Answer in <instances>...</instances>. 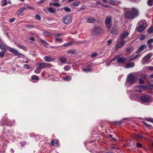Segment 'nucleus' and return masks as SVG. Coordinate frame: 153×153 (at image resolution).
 I'll use <instances>...</instances> for the list:
<instances>
[{
    "instance_id": "nucleus-1",
    "label": "nucleus",
    "mask_w": 153,
    "mask_h": 153,
    "mask_svg": "<svg viewBox=\"0 0 153 153\" xmlns=\"http://www.w3.org/2000/svg\"><path fill=\"white\" fill-rule=\"evenodd\" d=\"M138 11L134 8H131L130 10L126 11L125 13V17L127 19H132L137 15Z\"/></svg>"
},
{
    "instance_id": "nucleus-2",
    "label": "nucleus",
    "mask_w": 153,
    "mask_h": 153,
    "mask_svg": "<svg viewBox=\"0 0 153 153\" xmlns=\"http://www.w3.org/2000/svg\"><path fill=\"white\" fill-rule=\"evenodd\" d=\"M137 81L136 76L134 75L132 73H130L128 74L127 77V81L125 85L127 87H129L128 84L132 85L135 84Z\"/></svg>"
},
{
    "instance_id": "nucleus-3",
    "label": "nucleus",
    "mask_w": 153,
    "mask_h": 153,
    "mask_svg": "<svg viewBox=\"0 0 153 153\" xmlns=\"http://www.w3.org/2000/svg\"><path fill=\"white\" fill-rule=\"evenodd\" d=\"M138 24L139 26L137 28V31L138 32H141L143 31L148 26L146 21L144 20L139 21Z\"/></svg>"
},
{
    "instance_id": "nucleus-4",
    "label": "nucleus",
    "mask_w": 153,
    "mask_h": 153,
    "mask_svg": "<svg viewBox=\"0 0 153 153\" xmlns=\"http://www.w3.org/2000/svg\"><path fill=\"white\" fill-rule=\"evenodd\" d=\"M102 29L98 27H94L91 30V34L92 35H96L99 34L101 31Z\"/></svg>"
},
{
    "instance_id": "nucleus-5",
    "label": "nucleus",
    "mask_w": 153,
    "mask_h": 153,
    "mask_svg": "<svg viewBox=\"0 0 153 153\" xmlns=\"http://www.w3.org/2000/svg\"><path fill=\"white\" fill-rule=\"evenodd\" d=\"M140 100L142 102H148L150 101V97L149 95L143 94L140 96Z\"/></svg>"
},
{
    "instance_id": "nucleus-6",
    "label": "nucleus",
    "mask_w": 153,
    "mask_h": 153,
    "mask_svg": "<svg viewBox=\"0 0 153 153\" xmlns=\"http://www.w3.org/2000/svg\"><path fill=\"white\" fill-rule=\"evenodd\" d=\"M63 22L65 24L68 25L72 21V17L69 15H67L63 18Z\"/></svg>"
},
{
    "instance_id": "nucleus-7",
    "label": "nucleus",
    "mask_w": 153,
    "mask_h": 153,
    "mask_svg": "<svg viewBox=\"0 0 153 153\" xmlns=\"http://www.w3.org/2000/svg\"><path fill=\"white\" fill-rule=\"evenodd\" d=\"M10 51L11 53L14 54L15 56H17L19 58L22 57L24 56V55L23 54L19 53L18 50L15 49L11 48Z\"/></svg>"
},
{
    "instance_id": "nucleus-8",
    "label": "nucleus",
    "mask_w": 153,
    "mask_h": 153,
    "mask_svg": "<svg viewBox=\"0 0 153 153\" xmlns=\"http://www.w3.org/2000/svg\"><path fill=\"white\" fill-rule=\"evenodd\" d=\"M123 54L121 53L119 55L117 56V61L119 63H123L125 62L127 60V59L124 58L123 56Z\"/></svg>"
},
{
    "instance_id": "nucleus-9",
    "label": "nucleus",
    "mask_w": 153,
    "mask_h": 153,
    "mask_svg": "<svg viewBox=\"0 0 153 153\" xmlns=\"http://www.w3.org/2000/svg\"><path fill=\"white\" fill-rule=\"evenodd\" d=\"M111 19V17L109 16L105 20V24L106 25L107 27L109 29L111 28V25L110 24Z\"/></svg>"
},
{
    "instance_id": "nucleus-10",
    "label": "nucleus",
    "mask_w": 153,
    "mask_h": 153,
    "mask_svg": "<svg viewBox=\"0 0 153 153\" xmlns=\"http://www.w3.org/2000/svg\"><path fill=\"white\" fill-rule=\"evenodd\" d=\"M46 67V63H38L36 65V68L37 69L41 70Z\"/></svg>"
},
{
    "instance_id": "nucleus-11",
    "label": "nucleus",
    "mask_w": 153,
    "mask_h": 153,
    "mask_svg": "<svg viewBox=\"0 0 153 153\" xmlns=\"http://www.w3.org/2000/svg\"><path fill=\"white\" fill-rule=\"evenodd\" d=\"M136 74L138 75L141 79H145L147 77V75L145 73H143L141 71H137L136 72Z\"/></svg>"
},
{
    "instance_id": "nucleus-12",
    "label": "nucleus",
    "mask_w": 153,
    "mask_h": 153,
    "mask_svg": "<svg viewBox=\"0 0 153 153\" xmlns=\"http://www.w3.org/2000/svg\"><path fill=\"white\" fill-rule=\"evenodd\" d=\"M129 35V33L126 31H125L123 32L120 37L119 39L122 40L126 38Z\"/></svg>"
},
{
    "instance_id": "nucleus-13",
    "label": "nucleus",
    "mask_w": 153,
    "mask_h": 153,
    "mask_svg": "<svg viewBox=\"0 0 153 153\" xmlns=\"http://www.w3.org/2000/svg\"><path fill=\"white\" fill-rule=\"evenodd\" d=\"M152 55V53H149L145 56L143 58V60L146 62L147 61L149 60L151 58Z\"/></svg>"
},
{
    "instance_id": "nucleus-14",
    "label": "nucleus",
    "mask_w": 153,
    "mask_h": 153,
    "mask_svg": "<svg viewBox=\"0 0 153 153\" xmlns=\"http://www.w3.org/2000/svg\"><path fill=\"white\" fill-rule=\"evenodd\" d=\"M125 42L124 40H122L120 41L117 43L116 48V49H119L122 47L125 44Z\"/></svg>"
},
{
    "instance_id": "nucleus-15",
    "label": "nucleus",
    "mask_w": 153,
    "mask_h": 153,
    "mask_svg": "<svg viewBox=\"0 0 153 153\" xmlns=\"http://www.w3.org/2000/svg\"><path fill=\"white\" fill-rule=\"evenodd\" d=\"M146 48L147 46L146 45H142L141 46H140V48L138 49L136 53H140L145 48Z\"/></svg>"
},
{
    "instance_id": "nucleus-16",
    "label": "nucleus",
    "mask_w": 153,
    "mask_h": 153,
    "mask_svg": "<svg viewBox=\"0 0 153 153\" xmlns=\"http://www.w3.org/2000/svg\"><path fill=\"white\" fill-rule=\"evenodd\" d=\"M44 59L45 61L47 62H51L53 61L54 59L49 56H45L44 57Z\"/></svg>"
},
{
    "instance_id": "nucleus-17",
    "label": "nucleus",
    "mask_w": 153,
    "mask_h": 153,
    "mask_svg": "<svg viewBox=\"0 0 153 153\" xmlns=\"http://www.w3.org/2000/svg\"><path fill=\"white\" fill-rule=\"evenodd\" d=\"M82 71H83L86 73H88L90 71H91L90 65H88L87 66L86 68H83L82 69Z\"/></svg>"
},
{
    "instance_id": "nucleus-18",
    "label": "nucleus",
    "mask_w": 153,
    "mask_h": 153,
    "mask_svg": "<svg viewBox=\"0 0 153 153\" xmlns=\"http://www.w3.org/2000/svg\"><path fill=\"white\" fill-rule=\"evenodd\" d=\"M111 33L113 34H117V27L116 26L113 27L111 30Z\"/></svg>"
},
{
    "instance_id": "nucleus-19",
    "label": "nucleus",
    "mask_w": 153,
    "mask_h": 153,
    "mask_svg": "<svg viewBox=\"0 0 153 153\" xmlns=\"http://www.w3.org/2000/svg\"><path fill=\"white\" fill-rule=\"evenodd\" d=\"M136 87L139 89H140L138 90L137 89H136L135 90V92H138L139 93H141L142 92V90H141V88H143V86L141 85H138L136 86Z\"/></svg>"
},
{
    "instance_id": "nucleus-20",
    "label": "nucleus",
    "mask_w": 153,
    "mask_h": 153,
    "mask_svg": "<svg viewBox=\"0 0 153 153\" xmlns=\"http://www.w3.org/2000/svg\"><path fill=\"white\" fill-rule=\"evenodd\" d=\"M134 63L133 62H131L127 64L125 66L126 68H129L134 67Z\"/></svg>"
},
{
    "instance_id": "nucleus-21",
    "label": "nucleus",
    "mask_w": 153,
    "mask_h": 153,
    "mask_svg": "<svg viewBox=\"0 0 153 153\" xmlns=\"http://www.w3.org/2000/svg\"><path fill=\"white\" fill-rule=\"evenodd\" d=\"M7 45L2 43H0V48L2 51H6Z\"/></svg>"
},
{
    "instance_id": "nucleus-22",
    "label": "nucleus",
    "mask_w": 153,
    "mask_h": 153,
    "mask_svg": "<svg viewBox=\"0 0 153 153\" xmlns=\"http://www.w3.org/2000/svg\"><path fill=\"white\" fill-rule=\"evenodd\" d=\"M59 60L61 63H64L67 61L66 58L65 56L61 57L59 59Z\"/></svg>"
},
{
    "instance_id": "nucleus-23",
    "label": "nucleus",
    "mask_w": 153,
    "mask_h": 153,
    "mask_svg": "<svg viewBox=\"0 0 153 153\" xmlns=\"http://www.w3.org/2000/svg\"><path fill=\"white\" fill-rule=\"evenodd\" d=\"M44 10L45 12H47L46 9H44ZM46 10H47L51 13H53L55 12V10L51 7L47 8Z\"/></svg>"
},
{
    "instance_id": "nucleus-24",
    "label": "nucleus",
    "mask_w": 153,
    "mask_h": 153,
    "mask_svg": "<svg viewBox=\"0 0 153 153\" xmlns=\"http://www.w3.org/2000/svg\"><path fill=\"white\" fill-rule=\"evenodd\" d=\"M51 143L53 146H54L55 145H58L59 140L58 139L54 140H52Z\"/></svg>"
},
{
    "instance_id": "nucleus-25",
    "label": "nucleus",
    "mask_w": 153,
    "mask_h": 153,
    "mask_svg": "<svg viewBox=\"0 0 153 153\" xmlns=\"http://www.w3.org/2000/svg\"><path fill=\"white\" fill-rule=\"evenodd\" d=\"M40 41L41 43L45 47H47L48 44L46 42H45L44 40L42 39H41Z\"/></svg>"
},
{
    "instance_id": "nucleus-26",
    "label": "nucleus",
    "mask_w": 153,
    "mask_h": 153,
    "mask_svg": "<svg viewBox=\"0 0 153 153\" xmlns=\"http://www.w3.org/2000/svg\"><path fill=\"white\" fill-rule=\"evenodd\" d=\"M52 35L53 36V37L56 39V38H58L61 36L63 34L62 33H54Z\"/></svg>"
},
{
    "instance_id": "nucleus-27",
    "label": "nucleus",
    "mask_w": 153,
    "mask_h": 153,
    "mask_svg": "<svg viewBox=\"0 0 153 153\" xmlns=\"http://www.w3.org/2000/svg\"><path fill=\"white\" fill-rule=\"evenodd\" d=\"M63 40L62 38H56L55 39V41L57 43H61L62 42Z\"/></svg>"
},
{
    "instance_id": "nucleus-28",
    "label": "nucleus",
    "mask_w": 153,
    "mask_h": 153,
    "mask_svg": "<svg viewBox=\"0 0 153 153\" xmlns=\"http://www.w3.org/2000/svg\"><path fill=\"white\" fill-rule=\"evenodd\" d=\"M63 79L66 81H70L71 80V78L70 76H67L64 77Z\"/></svg>"
},
{
    "instance_id": "nucleus-29",
    "label": "nucleus",
    "mask_w": 153,
    "mask_h": 153,
    "mask_svg": "<svg viewBox=\"0 0 153 153\" xmlns=\"http://www.w3.org/2000/svg\"><path fill=\"white\" fill-rule=\"evenodd\" d=\"M94 19L93 18H89L87 20V22L88 23H91L93 22Z\"/></svg>"
},
{
    "instance_id": "nucleus-30",
    "label": "nucleus",
    "mask_w": 153,
    "mask_h": 153,
    "mask_svg": "<svg viewBox=\"0 0 153 153\" xmlns=\"http://www.w3.org/2000/svg\"><path fill=\"white\" fill-rule=\"evenodd\" d=\"M134 137L135 139L139 140L143 138V136L139 134H137L135 135Z\"/></svg>"
},
{
    "instance_id": "nucleus-31",
    "label": "nucleus",
    "mask_w": 153,
    "mask_h": 153,
    "mask_svg": "<svg viewBox=\"0 0 153 153\" xmlns=\"http://www.w3.org/2000/svg\"><path fill=\"white\" fill-rule=\"evenodd\" d=\"M71 68V67L70 66L67 65L64 67V69L66 71H68L70 70Z\"/></svg>"
},
{
    "instance_id": "nucleus-32",
    "label": "nucleus",
    "mask_w": 153,
    "mask_h": 153,
    "mask_svg": "<svg viewBox=\"0 0 153 153\" xmlns=\"http://www.w3.org/2000/svg\"><path fill=\"white\" fill-rule=\"evenodd\" d=\"M153 3V0H148L147 1V4L149 6H152Z\"/></svg>"
},
{
    "instance_id": "nucleus-33",
    "label": "nucleus",
    "mask_w": 153,
    "mask_h": 153,
    "mask_svg": "<svg viewBox=\"0 0 153 153\" xmlns=\"http://www.w3.org/2000/svg\"><path fill=\"white\" fill-rule=\"evenodd\" d=\"M143 123H144V124L145 125V126L147 128H149V129L153 128L152 126H151V125H149V124H148L147 123H145V122H144Z\"/></svg>"
},
{
    "instance_id": "nucleus-34",
    "label": "nucleus",
    "mask_w": 153,
    "mask_h": 153,
    "mask_svg": "<svg viewBox=\"0 0 153 153\" xmlns=\"http://www.w3.org/2000/svg\"><path fill=\"white\" fill-rule=\"evenodd\" d=\"M17 46L19 48L22 49L24 50H25L26 49V47L22 45H20L18 44H17Z\"/></svg>"
},
{
    "instance_id": "nucleus-35",
    "label": "nucleus",
    "mask_w": 153,
    "mask_h": 153,
    "mask_svg": "<svg viewBox=\"0 0 153 153\" xmlns=\"http://www.w3.org/2000/svg\"><path fill=\"white\" fill-rule=\"evenodd\" d=\"M6 52V51H2L1 52H0V56L2 58L3 57L4 55V53Z\"/></svg>"
},
{
    "instance_id": "nucleus-36",
    "label": "nucleus",
    "mask_w": 153,
    "mask_h": 153,
    "mask_svg": "<svg viewBox=\"0 0 153 153\" xmlns=\"http://www.w3.org/2000/svg\"><path fill=\"white\" fill-rule=\"evenodd\" d=\"M2 121H4V123H6V125L8 126H11V124H9L8 123H7V122L8 121V120L6 118H4L2 120Z\"/></svg>"
},
{
    "instance_id": "nucleus-37",
    "label": "nucleus",
    "mask_w": 153,
    "mask_h": 153,
    "mask_svg": "<svg viewBox=\"0 0 153 153\" xmlns=\"http://www.w3.org/2000/svg\"><path fill=\"white\" fill-rule=\"evenodd\" d=\"M25 7H22L20 8L18 11V13L19 14H20L22 13V12L25 10Z\"/></svg>"
},
{
    "instance_id": "nucleus-38",
    "label": "nucleus",
    "mask_w": 153,
    "mask_h": 153,
    "mask_svg": "<svg viewBox=\"0 0 153 153\" xmlns=\"http://www.w3.org/2000/svg\"><path fill=\"white\" fill-rule=\"evenodd\" d=\"M148 32L149 33H151L153 32V26H152L148 30Z\"/></svg>"
},
{
    "instance_id": "nucleus-39",
    "label": "nucleus",
    "mask_w": 153,
    "mask_h": 153,
    "mask_svg": "<svg viewBox=\"0 0 153 153\" xmlns=\"http://www.w3.org/2000/svg\"><path fill=\"white\" fill-rule=\"evenodd\" d=\"M32 78L33 80H38L39 78L36 75H33L32 76Z\"/></svg>"
},
{
    "instance_id": "nucleus-40",
    "label": "nucleus",
    "mask_w": 153,
    "mask_h": 153,
    "mask_svg": "<svg viewBox=\"0 0 153 153\" xmlns=\"http://www.w3.org/2000/svg\"><path fill=\"white\" fill-rule=\"evenodd\" d=\"M2 3H3L2 5L4 6L7 5V2L6 0H2L1 1Z\"/></svg>"
},
{
    "instance_id": "nucleus-41",
    "label": "nucleus",
    "mask_w": 153,
    "mask_h": 153,
    "mask_svg": "<svg viewBox=\"0 0 153 153\" xmlns=\"http://www.w3.org/2000/svg\"><path fill=\"white\" fill-rule=\"evenodd\" d=\"M72 44V43L71 42H68L64 44L62 46L64 47H66L71 45Z\"/></svg>"
},
{
    "instance_id": "nucleus-42",
    "label": "nucleus",
    "mask_w": 153,
    "mask_h": 153,
    "mask_svg": "<svg viewBox=\"0 0 153 153\" xmlns=\"http://www.w3.org/2000/svg\"><path fill=\"white\" fill-rule=\"evenodd\" d=\"M122 122L121 121H115L114 124L116 125H120L121 124Z\"/></svg>"
},
{
    "instance_id": "nucleus-43",
    "label": "nucleus",
    "mask_w": 153,
    "mask_h": 153,
    "mask_svg": "<svg viewBox=\"0 0 153 153\" xmlns=\"http://www.w3.org/2000/svg\"><path fill=\"white\" fill-rule=\"evenodd\" d=\"M143 79H139V83L140 84H144V81L143 80Z\"/></svg>"
},
{
    "instance_id": "nucleus-44",
    "label": "nucleus",
    "mask_w": 153,
    "mask_h": 153,
    "mask_svg": "<svg viewBox=\"0 0 153 153\" xmlns=\"http://www.w3.org/2000/svg\"><path fill=\"white\" fill-rule=\"evenodd\" d=\"M52 4L53 6L57 7H59L60 6V4L58 3H53Z\"/></svg>"
},
{
    "instance_id": "nucleus-45",
    "label": "nucleus",
    "mask_w": 153,
    "mask_h": 153,
    "mask_svg": "<svg viewBox=\"0 0 153 153\" xmlns=\"http://www.w3.org/2000/svg\"><path fill=\"white\" fill-rule=\"evenodd\" d=\"M80 2H77L74 3L72 4V5L74 6H77L79 5L80 4Z\"/></svg>"
},
{
    "instance_id": "nucleus-46",
    "label": "nucleus",
    "mask_w": 153,
    "mask_h": 153,
    "mask_svg": "<svg viewBox=\"0 0 153 153\" xmlns=\"http://www.w3.org/2000/svg\"><path fill=\"white\" fill-rule=\"evenodd\" d=\"M43 34L44 36H48L50 34L47 31L44 32Z\"/></svg>"
},
{
    "instance_id": "nucleus-47",
    "label": "nucleus",
    "mask_w": 153,
    "mask_h": 153,
    "mask_svg": "<svg viewBox=\"0 0 153 153\" xmlns=\"http://www.w3.org/2000/svg\"><path fill=\"white\" fill-rule=\"evenodd\" d=\"M64 9L65 11L67 12H69L71 11V10L70 8L67 7L64 8Z\"/></svg>"
},
{
    "instance_id": "nucleus-48",
    "label": "nucleus",
    "mask_w": 153,
    "mask_h": 153,
    "mask_svg": "<svg viewBox=\"0 0 153 153\" xmlns=\"http://www.w3.org/2000/svg\"><path fill=\"white\" fill-rule=\"evenodd\" d=\"M67 52L68 53L73 54L74 53L75 51L74 50H71V51H68Z\"/></svg>"
},
{
    "instance_id": "nucleus-49",
    "label": "nucleus",
    "mask_w": 153,
    "mask_h": 153,
    "mask_svg": "<svg viewBox=\"0 0 153 153\" xmlns=\"http://www.w3.org/2000/svg\"><path fill=\"white\" fill-rule=\"evenodd\" d=\"M153 42V39H151L147 41V43H152Z\"/></svg>"
},
{
    "instance_id": "nucleus-50",
    "label": "nucleus",
    "mask_w": 153,
    "mask_h": 153,
    "mask_svg": "<svg viewBox=\"0 0 153 153\" xmlns=\"http://www.w3.org/2000/svg\"><path fill=\"white\" fill-rule=\"evenodd\" d=\"M97 53H94L91 55V56L93 58H94L95 57L97 56Z\"/></svg>"
},
{
    "instance_id": "nucleus-51",
    "label": "nucleus",
    "mask_w": 153,
    "mask_h": 153,
    "mask_svg": "<svg viewBox=\"0 0 153 153\" xmlns=\"http://www.w3.org/2000/svg\"><path fill=\"white\" fill-rule=\"evenodd\" d=\"M132 144L131 143H127L126 144H124V146H127L129 147H131L132 146Z\"/></svg>"
},
{
    "instance_id": "nucleus-52",
    "label": "nucleus",
    "mask_w": 153,
    "mask_h": 153,
    "mask_svg": "<svg viewBox=\"0 0 153 153\" xmlns=\"http://www.w3.org/2000/svg\"><path fill=\"white\" fill-rule=\"evenodd\" d=\"M148 70L151 71H153V66H149L148 68Z\"/></svg>"
},
{
    "instance_id": "nucleus-53",
    "label": "nucleus",
    "mask_w": 153,
    "mask_h": 153,
    "mask_svg": "<svg viewBox=\"0 0 153 153\" xmlns=\"http://www.w3.org/2000/svg\"><path fill=\"white\" fill-rule=\"evenodd\" d=\"M15 20V18H13L10 19L9 20V21L10 22H13Z\"/></svg>"
},
{
    "instance_id": "nucleus-54",
    "label": "nucleus",
    "mask_w": 153,
    "mask_h": 153,
    "mask_svg": "<svg viewBox=\"0 0 153 153\" xmlns=\"http://www.w3.org/2000/svg\"><path fill=\"white\" fill-rule=\"evenodd\" d=\"M35 18L38 20H40L41 19V17L39 15H37L35 16Z\"/></svg>"
},
{
    "instance_id": "nucleus-55",
    "label": "nucleus",
    "mask_w": 153,
    "mask_h": 153,
    "mask_svg": "<svg viewBox=\"0 0 153 153\" xmlns=\"http://www.w3.org/2000/svg\"><path fill=\"white\" fill-rule=\"evenodd\" d=\"M137 146L138 148H140L142 146V145L141 144L139 143H137Z\"/></svg>"
},
{
    "instance_id": "nucleus-56",
    "label": "nucleus",
    "mask_w": 153,
    "mask_h": 153,
    "mask_svg": "<svg viewBox=\"0 0 153 153\" xmlns=\"http://www.w3.org/2000/svg\"><path fill=\"white\" fill-rule=\"evenodd\" d=\"M133 97H134V98L136 100H137L138 98L139 97V95L138 94H136L135 95H134L133 96Z\"/></svg>"
},
{
    "instance_id": "nucleus-57",
    "label": "nucleus",
    "mask_w": 153,
    "mask_h": 153,
    "mask_svg": "<svg viewBox=\"0 0 153 153\" xmlns=\"http://www.w3.org/2000/svg\"><path fill=\"white\" fill-rule=\"evenodd\" d=\"M26 67V68L27 69H29L30 68V67L28 65H25L24 67Z\"/></svg>"
},
{
    "instance_id": "nucleus-58",
    "label": "nucleus",
    "mask_w": 153,
    "mask_h": 153,
    "mask_svg": "<svg viewBox=\"0 0 153 153\" xmlns=\"http://www.w3.org/2000/svg\"><path fill=\"white\" fill-rule=\"evenodd\" d=\"M148 121L153 123V119L152 118H148L146 119Z\"/></svg>"
},
{
    "instance_id": "nucleus-59",
    "label": "nucleus",
    "mask_w": 153,
    "mask_h": 153,
    "mask_svg": "<svg viewBox=\"0 0 153 153\" xmlns=\"http://www.w3.org/2000/svg\"><path fill=\"white\" fill-rule=\"evenodd\" d=\"M112 42V41L111 40V39L107 41L108 45H109L111 44Z\"/></svg>"
},
{
    "instance_id": "nucleus-60",
    "label": "nucleus",
    "mask_w": 153,
    "mask_h": 153,
    "mask_svg": "<svg viewBox=\"0 0 153 153\" xmlns=\"http://www.w3.org/2000/svg\"><path fill=\"white\" fill-rule=\"evenodd\" d=\"M148 45V46L149 48H151L152 47V43H147Z\"/></svg>"
},
{
    "instance_id": "nucleus-61",
    "label": "nucleus",
    "mask_w": 153,
    "mask_h": 153,
    "mask_svg": "<svg viewBox=\"0 0 153 153\" xmlns=\"http://www.w3.org/2000/svg\"><path fill=\"white\" fill-rule=\"evenodd\" d=\"M117 56H115L114 57V58L112 59V60H111L110 61V62H112V61H114L116 59H117Z\"/></svg>"
},
{
    "instance_id": "nucleus-62",
    "label": "nucleus",
    "mask_w": 153,
    "mask_h": 153,
    "mask_svg": "<svg viewBox=\"0 0 153 153\" xmlns=\"http://www.w3.org/2000/svg\"><path fill=\"white\" fill-rule=\"evenodd\" d=\"M145 38V36L143 35H142L140 36V39L141 40H143Z\"/></svg>"
},
{
    "instance_id": "nucleus-63",
    "label": "nucleus",
    "mask_w": 153,
    "mask_h": 153,
    "mask_svg": "<svg viewBox=\"0 0 153 153\" xmlns=\"http://www.w3.org/2000/svg\"><path fill=\"white\" fill-rule=\"evenodd\" d=\"M38 69H36L34 70V72L36 74H39L40 73V71L38 70Z\"/></svg>"
},
{
    "instance_id": "nucleus-64",
    "label": "nucleus",
    "mask_w": 153,
    "mask_h": 153,
    "mask_svg": "<svg viewBox=\"0 0 153 153\" xmlns=\"http://www.w3.org/2000/svg\"><path fill=\"white\" fill-rule=\"evenodd\" d=\"M109 3L111 4H114V1L113 0H110L109 1Z\"/></svg>"
}]
</instances>
